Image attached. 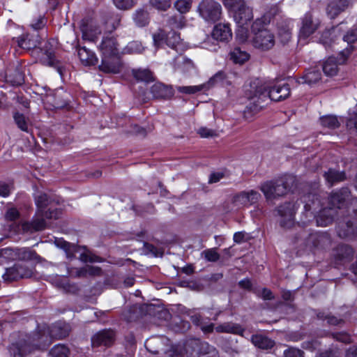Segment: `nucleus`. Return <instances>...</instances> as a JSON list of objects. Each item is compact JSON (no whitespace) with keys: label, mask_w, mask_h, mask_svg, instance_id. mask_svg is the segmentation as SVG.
Masks as SVG:
<instances>
[{"label":"nucleus","mask_w":357,"mask_h":357,"mask_svg":"<svg viewBox=\"0 0 357 357\" xmlns=\"http://www.w3.org/2000/svg\"><path fill=\"white\" fill-rule=\"evenodd\" d=\"M167 34L162 30H159L158 33L153 35V39L155 46L160 47L162 44H166Z\"/></svg>","instance_id":"obj_60"},{"label":"nucleus","mask_w":357,"mask_h":357,"mask_svg":"<svg viewBox=\"0 0 357 357\" xmlns=\"http://www.w3.org/2000/svg\"><path fill=\"white\" fill-rule=\"evenodd\" d=\"M197 11L207 23L214 24L220 20L222 6L215 0H202L198 5Z\"/></svg>","instance_id":"obj_4"},{"label":"nucleus","mask_w":357,"mask_h":357,"mask_svg":"<svg viewBox=\"0 0 357 357\" xmlns=\"http://www.w3.org/2000/svg\"><path fill=\"white\" fill-rule=\"evenodd\" d=\"M13 40L20 47L25 50L35 49L40 44V38L38 33L23 34L16 39L13 38Z\"/></svg>","instance_id":"obj_18"},{"label":"nucleus","mask_w":357,"mask_h":357,"mask_svg":"<svg viewBox=\"0 0 357 357\" xmlns=\"http://www.w3.org/2000/svg\"><path fill=\"white\" fill-rule=\"evenodd\" d=\"M151 4L158 10H166L170 7V0H150Z\"/></svg>","instance_id":"obj_61"},{"label":"nucleus","mask_w":357,"mask_h":357,"mask_svg":"<svg viewBox=\"0 0 357 357\" xmlns=\"http://www.w3.org/2000/svg\"><path fill=\"white\" fill-rule=\"evenodd\" d=\"M320 22L317 19H314L311 13H307L301 18V25L299 30V39L306 40L313 34L319 27Z\"/></svg>","instance_id":"obj_10"},{"label":"nucleus","mask_w":357,"mask_h":357,"mask_svg":"<svg viewBox=\"0 0 357 357\" xmlns=\"http://www.w3.org/2000/svg\"><path fill=\"white\" fill-rule=\"evenodd\" d=\"M353 255L354 250L348 245H338L333 251V256L337 265L350 261Z\"/></svg>","instance_id":"obj_17"},{"label":"nucleus","mask_w":357,"mask_h":357,"mask_svg":"<svg viewBox=\"0 0 357 357\" xmlns=\"http://www.w3.org/2000/svg\"><path fill=\"white\" fill-rule=\"evenodd\" d=\"M335 30L327 29L325 30L321 36L320 43H322L326 48L331 46L332 44V38H331V35L334 33Z\"/></svg>","instance_id":"obj_57"},{"label":"nucleus","mask_w":357,"mask_h":357,"mask_svg":"<svg viewBox=\"0 0 357 357\" xmlns=\"http://www.w3.org/2000/svg\"><path fill=\"white\" fill-rule=\"evenodd\" d=\"M225 78V74L222 71H219L211 77L208 82L204 84L205 87L207 86V88H209L221 84Z\"/></svg>","instance_id":"obj_54"},{"label":"nucleus","mask_w":357,"mask_h":357,"mask_svg":"<svg viewBox=\"0 0 357 357\" xmlns=\"http://www.w3.org/2000/svg\"><path fill=\"white\" fill-rule=\"evenodd\" d=\"M70 327L64 322H56L47 326L43 331L41 343L43 346H47L52 342V339H62L69 335Z\"/></svg>","instance_id":"obj_6"},{"label":"nucleus","mask_w":357,"mask_h":357,"mask_svg":"<svg viewBox=\"0 0 357 357\" xmlns=\"http://www.w3.org/2000/svg\"><path fill=\"white\" fill-rule=\"evenodd\" d=\"M324 177L330 186L346 180V174L344 171H340L335 169H329L324 172Z\"/></svg>","instance_id":"obj_27"},{"label":"nucleus","mask_w":357,"mask_h":357,"mask_svg":"<svg viewBox=\"0 0 357 357\" xmlns=\"http://www.w3.org/2000/svg\"><path fill=\"white\" fill-rule=\"evenodd\" d=\"M144 50L142 44L139 41L130 42L124 49L125 53L128 54H140Z\"/></svg>","instance_id":"obj_49"},{"label":"nucleus","mask_w":357,"mask_h":357,"mask_svg":"<svg viewBox=\"0 0 357 357\" xmlns=\"http://www.w3.org/2000/svg\"><path fill=\"white\" fill-rule=\"evenodd\" d=\"M13 190V185L11 183H8L3 181H0V196L7 197L10 195Z\"/></svg>","instance_id":"obj_59"},{"label":"nucleus","mask_w":357,"mask_h":357,"mask_svg":"<svg viewBox=\"0 0 357 357\" xmlns=\"http://www.w3.org/2000/svg\"><path fill=\"white\" fill-rule=\"evenodd\" d=\"M37 212L45 215L47 219H57L61 214V209L54 206V201L44 192H39L35 195Z\"/></svg>","instance_id":"obj_5"},{"label":"nucleus","mask_w":357,"mask_h":357,"mask_svg":"<svg viewBox=\"0 0 357 357\" xmlns=\"http://www.w3.org/2000/svg\"><path fill=\"white\" fill-rule=\"evenodd\" d=\"M153 97L156 99H169L174 96V90L171 86L162 83L154 84L150 89Z\"/></svg>","instance_id":"obj_23"},{"label":"nucleus","mask_w":357,"mask_h":357,"mask_svg":"<svg viewBox=\"0 0 357 357\" xmlns=\"http://www.w3.org/2000/svg\"><path fill=\"white\" fill-rule=\"evenodd\" d=\"M330 236L327 233H311L305 239L306 245L310 248L324 247L330 243Z\"/></svg>","instance_id":"obj_21"},{"label":"nucleus","mask_w":357,"mask_h":357,"mask_svg":"<svg viewBox=\"0 0 357 357\" xmlns=\"http://www.w3.org/2000/svg\"><path fill=\"white\" fill-rule=\"evenodd\" d=\"M199 357H218V352L214 347L205 342H203Z\"/></svg>","instance_id":"obj_50"},{"label":"nucleus","mask_w":357,"mask_h":357,"mask_svg":"<svg viewBox=\"0 0 357 357\" xmlns=\"http://www.w3.org/2000/svg\"><path fill=\"white\" fill-rule=\"evenodd\" d=\"M20 278H30L33 275V268L22 263H17L15 264Z\"/></svg>","instance_id":"obj_48"},{"label":"nucleus","mask_w":357,"mask_h":357,"mask_svg":"<svg viewBox=\"0 0 357 357\" xmlns=\"http://www.w3.org/2000/svg\"><path fill=\"white\" fill-rule=\"evenodd\" d=\"M122 67L120 54H115L101 56V63L98 68L105 73L117 74L121 72Z\"/></svg>","instance_id":"obj_11"},{"label":"nucleus","mask_w":357,"mask_h":357,"mask_svg":"<svg viewBox=\"0 0 357 357\" xmlns=\"http://www.w3.org/2000/svg\"><path fill=\"white\" fill-rule=\"evenodd\" d=\"M337 233L341 238L357 236V226L354 227L353 222L348 220L339 226Z\"/></svg>","instance_id":"obj_32"},{"label":"nucleus","mask_w":357,"mask_h":357,"mask_svg":"<svg viewBox=\"0 0 357 357\" xmlns=\"http://www.w3.org/2000/svg\"><path fill=\"white\" fill-rule=\"evenodd\" d=\"M252 344L261 349H268L274 346L275 342L262 335H253L251 337Z\"/></svg>","instance_id":"obj_33"},{"label":"nucleus","mask_w":357,"mask_h":357,"mask_svg":"<svg viewBox=\"0 0 357 357\" xmlns=\"http://www.w3.org/2000/svg\"><path fill=\"white\" fill-rule=\"evenodd\" d=\"M146 350L151 354H159L165 351L163 340L160 337H152L145 342Z\"/></svg>","instance_id":"obj_28"},{"label":"nucleus","mask_w":357,"mask_h":357,"mask_svg":"<svg viewBox=\"0 0 357 357\" xmlns=\"http://www.w3.org/2000/svg\"><path fill=\"white\" fill-rule=\"evenodd\" d=\"M192 2V0H178L175 2L174 6L181 14H183L190 10Z\"/></svg>","instance_id":"obj_55"},{"label":"nucleus","mask_w":357,"mask_h":357,"mask_svg":"<svg viewBox=\"0 0 357 357\" xmlns=\"http://www.w3.org/2000/svg\"><path fill=\"white\" fill-rule=\"evenodd\" d=\"M8 77L13 85H21L24 82V75L20 66H17L13 73H10Z\"/></svg>","instance_id":"obj_43"},{"label":"nucleus","mask_w":357,"mask_h":357,"mask_svg":"<svg viewBox=\"0 0 357 357\" xmlns=\"http://www.w3.org/2000/svg\"><path fill=\"white\" fill-rule=\"evenodd\" d=\"M133 19L138 26H144L149 23V14L143 9H139L135 13Z\"/></svg>","instance_id":"obj_46"},{"label":"nucleus","mask_w":357,"mask_h":357,"mask_svg":"<svg viewBox=\"0 0 357 357\" xmlns=\"http://www.w3.org/2000/svg\"><path fill=\"white\" fill-rule=\"evenodd\" d=\"M215 330L218 333H227L234 335H243L244 328L238 324L232 322H225L217 326Z\"/></svg>","instance_id":"obj_29"},{"label":"nucleus","mask_w":357,"mask_h":357,"mask_svg":"<svg viewBox=\"0 0 357 357\" xmlns=\"http://www.w3.org/2000/svg\"><path fill=\"white\" fill-rule=\"evenodd\" d=\"M2 278L6 282H11L20 279L17 268H15V265L13 267L6 268L5 273L2 275Z\"/></svg>","instance_id":"obj_51"},{"label":"nucleus","mask_w":357,"mask_h":357,"mask_svg":"<svg viewBox=\"0 0 357 357\" xmlns=\"http://www.w3.org/2000/svg\"><path fill=\"white\" fill-rule=\"evenodd\" d=\"M246 91L248 98L250 101L246 108L251 112L256 113L263 107L261 103L268 98L278 102L288 98L290 88L288 84H277L270 87L256 79L250 83V89H247Z\"/></svg>","instance_id":"obj_1"},{"label":"nucleus","mask_w":357,"mask_h":357,"mask_svg":"<svg viewBox=\"0 0 357 357\" xmlns=\"http://www.w3.org/2000/svg\"><path fill=\"white\" fill-rule=\"evenodd\" d=\"M45 215L42 216L39 212L36 213V217L31 222H25L22 225V229L24 231L33 232L43 230L46 227Z\"/></svg>","instance_id":"obj_22"},{"label":"nucleus","mask_w":357,"mask_h":357,"mask_svg":"<svg viewBox=\"0 0 357 357\" xmlns=\"http://www.w3.org/2000/svg\"><path fill=\"white\" fill-rule=\"evenodd\" d=\"M83 251L80 252L79 259L83 263H95V262H102L103 259L93 254L89 250L86 249V247L82 248Z\"/></svg>","instance_id":"obj_42"},{"label":"nucleus","mask_w":357,"mask_h":357,"mask_svg":"<svg viewBox=\"0 0 357 357\" xmlns=\"http://www.w3.org/2000/svg\"><path fill=\"white\" fill-rule=\"evenodd\" d=\"M193 62L185 56H178L174 59V68L176 70L186 72L193 68Z\"/></svg>","instance_id":"obj_40"},{"label":"nucleus","mask_w":357,"mask_h":357,"mask_svg":"<svg viewBox=\"0 0 357 357\" xmlns=\"http://www.w3.org/2000/svg\"><path fill=\"white\" fill-rule=\"evenodd\" d=\"M132 75L137 81L150 82L154 80L152 72L147 68L132 69Z\"/></svg>","instance_id":"obj_35"},{"label":"nucleus","mask_w":357,"mask_h":357,"mask_svg":"<svg viewBox=\"0 0 357 357\" xmlns=\"http://www.w3.org/2000/svg\"><path fill=\"white\" fill-rule=\"evenodd\" d=\"M349 6L347 0H333L327 6V13L331 17H335Z\"/></svg>","instance_id":"obj_30"},{"label":"nucleus","mask_w":357,"mask_h":357,"mask_svg":"<svg viewBox=\"0 0 357 357\" xmlns=\"http://www.w3.org/2000/svg\"><path fill=\"white\" fill-rule=\"evenodd\" d=\"M38 347L39 345L30 343L29 339H22L11 344L9 352L13 357H24Z\"/></svg>","instance_id":"obj_14"},{"label":"nucleus","mask_w":357,"mask_h":357,"mask_svg":"<svg viewBox=\"0 0 357 357\" xmlns=\"http://www.w3.org/2000/svg\"><path fill=\"white\" fill-rule=\"evenodd\" d=\"M278 36L283 43H287L291 38V28L289 22H282L278 24Z\"/></svg>","instance_id":"obj_37"},{"label":"nucleus","mask_w":357,"mask_h":357,"mask_svg":"<svg viewBox=\"0 0 357 357\" xmlns=\"http://www.w3.org/2000/svg\"><path fill=\"white\" fill-rule=\"evenodd\" d=\"M114 5L121 10L131 8L135 3V0H113Z\"/></svg>","instance_id":"obj_62"},{"label":"nucleus","mask_w":357,"mask_h":357,"mask_svg":"<svg viewBox=\"0 0 357 357\" xmlns=\"http://www.w3.org/2000/svg\"><path fill=\"white\" fill-rule=\"evenodd\" d=\"M231 36V30L227 24H218L212 31V37L216 40L227 41Z\"/></svg>","instance_id":"obj_26"},{"label":"nucleus","mask_w":357,"mask_h":357,"mask_svg":"<svg viewBox=\"0 0 357 357\" xmlns=\"http://www.w3.org/2000/svg\"><path fill=\"white\" fill-rule=\"evenodd\" d=\"M351 53V49L346 47L342 50L338 59L334 56L328 57L322 64V68L326 76H334L338 72V65L344 64Z\"/></svg>","instance_id":"obj_8"},{"label":"nucleus","mask_w":357,"mask_h":357,"mask_svg":"<svg viewBox=\"0 0 357 357\" xmlns=\"http://www.w3.org/2000/svg\"><path fill=\"white\" fill-rule=\"evenodd\" d=\"M258 25L259 23L255 22L252 26V29L255 32L252 38L253 45L256 48L264 51L268 50L275 45V36L270 30L266 29H258L255 32Z\"/></svg>","instance_id":"obj_7"},{"label":"nucleus","mask_w":357,"mask_h":357,"mask_svg":"<svg viewBox=\"0 0 357 357\" xmlns=\"http://www.w3.org/2000/svg\"><path fill=\"white\" fill-rule=\"evenodd\" d=\"M100 50L102 53L101 56L119 54L118 44L114 37L103 38L100 45Z\"/></svg>","instance_id":"obj_24"},{"label":"nucleus","mask_w":357,"mask_h":357,"mask_svg":"<svg viewBox=\"0 0 357 357\" xmlns=\"http://www.w3.org/2000/svg\"><path fill=\"white\" fill-rule=\"evenodd\" d=\"M315 199L318 201L317 195L314 194H308L303 197V202L305 203L304 206L305 212L308 220L306 221H302V224L305 225L311 220V218H315L316 225L317 226L326 227L332 223L335 218L337 215V211L335 208L330 207L324 208L319 211L317 216H315L314 215V212L311 211L312 207L309 203V202L311 201L312 204L314 206L316 204ZM319 204V202H317V205L318 206Z\"/></svg>","instance_id":"obj_2"},{"label":"nucleus","mask_w":357,"mask_h":357,"mask_svg":"<svg viewBox=\"0 0 357 357\" xmlns=\"http://www.w3.org/2000/svg\"><path fill=\"white\" fill-rule=\"evenodd\" d=\"M280 216V225L284 229H289L294 225V215L296 206L293 203H285L278 208Z\"/></svg>","instance_id":"obj_9"},{"label":"nucleus","mask_w":357,"mask_h":357,"mask_svg":"<svg viewBox=\"0 0 357 357\" xmlns=\"http://www.w3.org/2000/svg\"><path fill=\"white\" fill-rule=\"evenodd\" d=\"M13 119L16 125L21 130L29 132V120L24 114L15 112L13 115Z\"/></svg>","instance_id":"obj_45"},{"label":"nucleus","mask_w":357,"mask_h":357,"mask_svg":"<svg viewBox=\"0 0 357 357\" xmlns=\"http://www.w3.org/2000/svg\"><path fill=\"white\" fill-rule=\"evenodd\" d=\"M81 30L82 38L84 40H94L96 35L100 33V31L98 29H96L94 31H89L87 26H82Z\"/></svg>","instance_id":"obj_64"},{"label":"nucleus","mask_w":357,"mask_h":357,"mask_svg":"<svg viewBox=\"0 0 357 357\" xmlns=\"http://www.w3.org/2000/svg\"><path fill=\"white\" fill-rule=\"evenodd\" d=\"M331 335L334 340L342 343L348 344L351 342L350 335L345 332L333 333Z\"/></svg>","instance_id":"obj_63"},{"label":"nucleus","mask_w":357,"mask_h":357,"mask_svg":"<svg viewBox=\"0 0 357 357\" xmlns=\"http://www.w3.org/2000/svg\"><path fill=\"white\" fill-rule=\"evenodd\" d=\"M321 74L319 70L317 68H312L305 72L302 79V83H306L309 85H312L320 81Z\"/></svg>","instance_id":"obj_34"},{"label":"nucleus","mask_w":357,"mask_h":357,"mask_svg":"<svg viewBox=\"0 0 357 357\" xmlns=\"http://www.w3.org/2000/svg\"><path fill=\"white\" fill-rule=\"evenodd\" d=\"M202 256H203L207 261L210 262H216L220 257V255L218 253L215 248H210L204 250L202 252Z\"/></svg>","instance_id":"obj_53"},{"label":"nucleus","mask_w":357,"mask_h":357,"mask_svg":"<svg viewBox=\"0 0 357 357\" xmlns=\"http://www.w3.org/2000/svg\"><path fill=\"white\" fill-rule=\"evenodd\" d=\"M50 354L52 357H69L70 350L66 345L59 344L54 346Z\"/></svg>","instance_id":"obj_47"},{"label":"nucleus","mask_w":357,"mask_h":357,"mask_svg":"<svg viewBox=\"0 0 357 357\" xmlns=\"http://www.w3.org/2000/svg\"><path fill=\"white\" fill-rule=\"evenodd\" d=\"M234 18L238 26H245L253 18L252 10L246 5H241L234 12Z\"/></svg>","instance_id":"obj_20"},{"label":"nucleus","mask_w":357,"mask_h":357,"mask_svg":"<svg viewBox=\"0 0 357 357\" xmlns=\"http://www.w3.org/2000/svg\"><path fill=\"white\" fill-rule=\"evenodd\" d=\"M10 255L14 260L21 261H30L39 259L40 257L37 253L29 248H15L8 249Z\"/></svg>","instance_id":"obj_15"},{"label":"nucleus","mask_w":357,"mask_h":357,"mask_svg":"<svg viewBox=\"0 0 357 357\" xmlns=\"http://www.w3.org/2000/svg\"><path fill=\"white\" fill-rule=\"evenodd\" d=\"M343 40L348 43V46L347 47L351 49L352 52L353 46L351 44L357 41V28L352 29L348 31L344 36Z\"/></svg>","instance_id":"obj_56"},{"label":"nucleus","mask_w":357,"mask_h":357,"mask_svg":"<svg viewBox=\"0 0 357 357\" xmlns=\"http://www.w3.org/2000/svg\"><path fill=\"white\" fill-rule=\"evenodd\" d=\"M141 310L146 314L158 318H161L162 314L167 315V312L160 306L155 305L153 304H145L142 306Z\"/></svg>","instance_id":"obj_39"},{"label":"nucleus","mask_w":357,"mask_h":357,"mask_svg":"<svg viewBox=\"0 0 357 357\" xmlns=\"http://www.w3.org/2000/svg\"><path fill=\"white\" fill-rule=\"evenodd\" d=\"M40 51L44 55V56L41 58L42 63L50 67L56 68L58 72L61 74V68L58 66V61L55 59L54 50L52 43L50 41L46 42L44 46L40 48Z\"/></svg>","instance_id":"obj_16"},{"label":"nucleus","mask_w":357,"mask_h":357,"mask_svg":"<svg viewBox=\"0 0 357 357\" xmlns=\"http://www.w3.org/2000/svg\"><path fill=\"white\" fill-rule=\"evenodd\" d=\"M317 317L320 319H326L330 325L337 326L344 323L342 319H339L331 314H326L324 312H319L317 314Z\"/></svg>","instance_id":"obj_52"},{"label":"nucleus","mask_w":357,"mask_h":357,"mask_svg":"<svg viewBox=\"0 0 357 357\" xmlns=\"http://www.w3.org/2000/svg\"><path fill=\"white\" fill-rule=\"evenodd\" d=\"M166 45L176 52L180 51L182 47L180 35L174 31H169L167 34Z\"/></svg>","instance_id":"obj_36"},{"label":"nucleus","mask_w":357,"mask_h":357,"mask_svg":"<svg viewBox=\"0 0 357 357\" xmlns=\"http://www.w3.org/2000/svg\"><path fill=\"white\" fill-rule=\"evenodd\" d=\"M350 191L347 188H342L339 190L333 192L329 197L330 208L340 209L344 205V202L349 198Z\"/></svg>","instance_id":"obj_19"},{"label":"nucleus","mask_w":357,"mask_h":357,"mask_svg":"<svg viewBox=\"0 0 357 357\" xmlns=\"http://www.w3.org/2000/svg\"><path fill=\"white\" fill-rule=\"evenodd\" d=\"M56 245L64 250L66 257L69 259L75 258L76 253L80 254L82 250V248L65 241H59Z\"/></svg>","instance_id":"obj_31"},{"label":"nucleus","mask_w":357,"mask_h":357,"mask_svg":"<svg viewBox=\"0 0 357 357\" xmlns=\"http://www.w3.org/2000/svg\"><path fill=\"white\" fill-rule=\"evenodd\" d=\"M77 56L84 66H94L98 63V57L96 54L86 47H77Z\"/></svg>","instance_id":"obj_25"},{"label":"nucleus","mask_w":357,"mask_h":357,"mask_svg":"<svg viewBox=\"0 0 357 357\" xmlns=\"http://www.w3.org/2000/svg\"><path fill=\"white\" fill-rule=\"evenodd\" d=\"M261 198V194L254 190L242 191L233 197L232 202L238 208L249 206L256 204Z\"/></svg>","instance_id":"obj_12"},{"label":"nucleus","mask_w":357,"mask_h":357,"mask_svg":"<svg viewBox=\"0 0 357 357\" xmlns=\"http://www.w3.org/2000/svg\"><path fill=\"white\" fill-rule=\"evenodd\" d=\"M115 338L116 334L113 330H101L91 337V344L93 347H109L114 344Z\"/></svg>","instance_id":"obj_13"},{"label":"nucleus","mask_w":357,"mask_h":357,"mask_svg":"<svg viewBox=\"0 0 357 357\" xmlns=\"http://www.w3.org/2000/svg\"><path fill=\"white\" fill-rule=\"evenodd\" d=\"M204 342L195 340L185 347V357H199Z\"/></svg>","instance_id":"obj_38"},{"label":"nucleus","mask_w":357,"mask_h":357,"mask_svg":"<svg viewBox=\"0 0 357 357\" xmlns=\"http://www.w3.org/2000/svg\"><path fill=\"white\" fill-rule=\"evenodd\" d=\"M294 183V177L284 176L263 183L260 186V190L266 200L271 201L286 195L291 190Z\"/></svg>","instance_id":"obj_3"},{"label":"nucleus","mask_w":357,"mask_h":357,"mask_svg":"<svg viewBox=\"0 0 357 357\" xmlns=\"http://www.w3.org/2000/svg\"><path fill=\"white\" fill-rule=\"evenodd\" d=\"M320 123L323 127L331 130L337 128L340 125L337 118L335 116L332 115L321 117L320 119Z\"/></svg>","instance_id":"obj_44"},{"label":"nucleus","mask_w":357,"mask_h":357,"mask_svg":"<svg viewBox=\"0 0 357 357\" xmlns=\"http://www.w3.org/2000/svg\"><path fill=\"white\" fill-rule=\"evenodd\" d=\"M230 59L235 63L242 64L249 59V54L247 52L242 50L240 47H235L230 54Z\"/></svg>","instance_id":"obj_41"},{"label":"nucleus","mask_w":357,"mask_h":357,"mask_svg":"<svg viewBox=\"0 0 357 357\" xmlns=\"http://www.w3.org/2000/svg\"><path fill=\"white\" fill-rule=\"evenodd\" d=\"M204 88H205V85L176 87L178 91L186 94H194L198 91H202Z\"/></svg>","instance_id":"obj_58"}]
</instances>
